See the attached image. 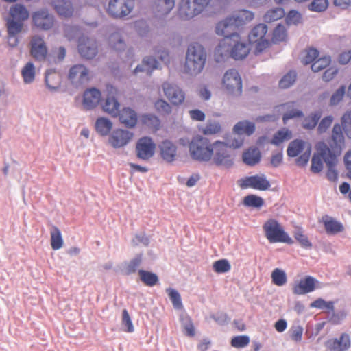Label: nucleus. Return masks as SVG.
Masks as SVG:
<instances>
[{"mask_svg":"<svg viewBox=\"0 0 351 351\" xmlns=\"http://www.w3.org/2000/svg\"><path fill=\"white\" fill-rule=\"evenodd\" d=\"M254 19V13L246 10H239L233 16L220 21L216 26L217 34H237L239 27L245 25Z\"/></svg>","mask_w":351,"mask_h":351,"instance_id":"5","label":"nucleus"},{"mask_svg":"<svg viewBox=\"0 0 351 351\" xmlns=\"http://www.w3.org/2000/svg\"><path fill=\"white\" fill-rule=\"evenodd\" d=\"M141 280L147 286L153 287L157 284L158 278L156 274L141 269L138 271Z\"/></svg>","mask_w":351,"mask_h":351,"instance_id":"40","label":"nucleus"},{"mask_svg":"<svg viewBox=\"0 0 351 351\" xmlns=\"http://www.w3.org/2000/svg\"><path fill=\"white\" fill-rule=\"evenodd\" d=\"M45 83L49 89L54 90L60 84V75L53 70L47 71L45 75Z\"/></svg>","mask_w":351,"mask_h":351,"instance_id":"39","label":"nucleus"},{"mask_svg":"<svg viewBox=\"0 0 351 351\" xmlns=\"http://www.w3.org/2000/svg\"><path fill=\"white\" fill-rule=\"evenodd\" d=\"M243 160L246 165L253 166L258 163L261 160V153L256 147L249 148L244 152L242 156Z\"/></svg>","mask_w":351,"mask_h":351,"instance_id":"33","label":"nucleus"},{"mask_svg":"<svg viewBox=\"0 0 351 351\" xmlns=\"http://www.w3.org/2000/svg\"><path fill=\"white\" fill-rule=\"evenodd\" d=\"M142 261L141 256L132 259L125 267L124 273L125 275H130L136 272Z\"/></svg>","mask_w":351,"mask_h":351,"instance_id":"56","label":"nucleus"},{"mask_svg":"<svg viewBox=\"0 0 351 351\" xmlns=\"http://www.w3.org/2000/svg\"><path fill=\"white\" fill-rule=\"evenodd\" d=\"M263 230L265 237L270 243H283L289 245L293 243V240L276 219L267 220L263 225Z\"/></svg>","mask_w":351,"mask_h":351,"instance_id":"7","label":"nucleus"},{"mask_svg":"<svg viewBox=\"0 0 351 351\" xmlns=\"http://www.w3.org/2000/svg\"><path fill=\"white\" fill-rule=\"evenodd\" d=\"M267 32L266 25L261 23L256 25L250 32L248 38L251 43L255 44V53H260L267 49L271 43L265 38Z\"/></svg>","mask_w":351,"mask_h":351,"instance_id":"11","label":"nucleus"},{"mask_svg":"<svg viewBox=\"0 0 351 351\" xmlns=\"http://www.w3.org/2000/svg\"><path fill=\"white\" fill-rule=\"evenodd\" d=\"M322 117L321 112H315L311 114L304 119L302 121V127L305 129H313L317 124L318 121Z\"/></svg>","mask_w":351,"mask_h":351,"instance_id":"41","label":"nucleus"},{"mask_svg":"<svg viewBox=\"0 0 351 351\" xmlns=\"http://www.w3.org/2000/svg\"><path fill=\"white\" fill-rule=\"evenodd\" d=\"M21 74L25 83L29 84L32 82L35 77V68L33 63H27L23 68Z\"/></svg>","mask_w":351,"mask_h":351,"instance_id":"46","label":"nucleus"},{"mask_svg":"<svg viewBox=\"0 0 351 351\" xmlns=\"http://www.w3.org/2000/svg\"><path fill=\"white\" fill-rule=\"evenodd\" d=\"M214 143L205 137L197 135L194 136L189 145L191 158L199 162H208L212 159Z\"/></svg>","mask_w":351,"mask_h":351,"instance_id":"6","label":"nucleus"},{"mask_svg":"<svg viewBox=\"0 0 351 351\" xmlns=\"http://www.w3.org/2000/svg\"><path fill=\"white\" fill-rule=\"evenodd\" d=\"M330 58L329 56H324L315 60L311 65V69L313 72H319L326 68L330 64Z\"/></svg>","mask_w":351,"mask_h":351,"instance_id":"52","label":"nucleus"},{"mask_svg":"<svg viewBox=\"0 0 351 351\" xmlns=\"http://www.w3.org/2000/svg\"><path fill=\"white\" fill-rule=\"evenodd\" d=\"M207 54L204 47L198 43H193L188 47L185 62L184 72L191 75H197L204 69Z\"/></svg>","mask_w":351,"mask_h":351,"instance_id":"2","label":"nucleus"},{"mask_svg":"<svg viewBox=\"0 0 351 351\" xmlns=\"http://www.w3.org/2000/svg\"><path fill=\"white\" fill-rule=\"evenodd\" d=\"M287 38V31L285 25H278L273 31L272 42L279 43L285 41Z\"/></svg>","mask_w":351,"mask_h":351,"instance_id":"43","label":"nucleus"},{"mask_svg":"<svg viewBox=\"0 0 351 351\" xmlns=\"http://www.w3.org/2000/svg\"><path fill=\"white\" fill-rule=\"evenodd\" d=\"M117 117L120 122L128 128L134 127L138 121L136 112L128 107L123 108L121 111L119 110Z\"/></svg>","mask_w":351,"mask_h":351,"instance_id":"27","label":"nucleus"},{"mask_svg":"<svg viewBox=\"0 0 351 351\" xmlns=\"http://www.w3.org/2000/svg\"><path fill=\"white\" fill-rule=\"evenodd\" d=\"M234 131L237 134L252 135L255 131V124L248 121H241L234 126Z\"/></svg>","mask_w":351,"mask_h":351,"instance_id":"35","label":"nucleus"},{"mask_svg":"<svg viewBox=\"0 0 351 351\" xmlns=\"http://www.w3.org/2000/svg\"><path fill=\"white\" fill-rule=\"evenodd\" d=\"M318 282L311 276H306L293 287V293L295 295H304L313 291Z\"/></svg>","mask_w":351,"mask_h":351,"instance_id":"24","label":"nucleus"},{"mask_svg":"<svg viewBox=\"0 0 351 351\" xmlns=\"http://www.w3.org/2000/svg\"><path fill=\"white\" fill-rule=\"evenodd\" d=\"M243 204L246 206L259 208L264 205V200L257 195H249L244 197Z\"/></svg>","mask_w":351,"mask_h":351,"instance_id":"47","label":"nucleus"},{"mask_svg":"<svg viewBox=\"0 0 351 351\" xmlns=\"http://www.w3.org/2000/svg\"><path fill=\"white\" fill-rule=\"evenodd\" d=\"M311 306L319 309L334 310V302L332 301L326 302L322 298H318L311 304Z\"/></svg>","mask_w":351,"mask_h":351,"instance_id":"60","label":"nucleus"},{"mask_svg":"<svg viewBox=\"0 0 351 351\" xmlns=\"http://www.w3.org/2000/svg\"><path fill=\"white\" fill-rule=\"evenodd\" d=\"M156 144L149 137L141 138L136 144V155L143 160H149L154 154Z\"/></svg>","mask_w":351,"mask_h":351,"instance_id":"13","label":"nucleus"},{"mask_svg":"<svg viewBox=\"0 0 351 351\" xmlns=\"http://www.w3.org/2000/svg\"><path fill=\"white\" fill-rule=\"evenodd\" d=\"M32 21L37 28L48 30L54 25V17L47 10H41L33 13Z\"/></svg>","mask_w":351,"mask_h":351,"instance_id":"19","label":"nucleus"},{"mask_svg":"<svg viewBox=\"0 0 351 351\" xmlns=\"http://www.w3.org/2000/svg\"><path fill=\"white\" fill-rule=\"evenodd\" d=\"M221 130V124L217 121H208L202 128L201 132L205 135H212L219 133Z\"/></svg>","mask_w":351,"mask_h":351,"instance_id":"45","label":"nucleus"},{"mask_svg":"<svg viewBox=\"0 0 351 351\" xmlns=\"http://www.w3.org/2000/svg\"><path fill=\"white\" fill-rule=\"evenodd\" d=\"M319 56V51L313 48H310L304 51L302 62L304 64L313 63Z\"/></svg>","mask_w":351,"mask_h":351,"instance_id":"61","label":"nucleus"},{"mask_svg":"<svg viewBox=\"0 0 351 351\" xmlns=\"http://www.w3.org/2000/svg\"><path fill=\"white\" fill-rule=\"evenodd\" d=\"M323 223L327 234H335L343 230V225L332 218L324 219Z\"/></svg>","mask_w":351,"mask_h":351,"instance_id":"37","label":"nucleus"},{"mask_svg":"<svg viewBox=\"0 0 351 351\" xmlns=\"http://www.w3.org/2000/svg\"><path fill=\"white\" fill-rule=\"evenodd\" d=\"M221 84L229 94L237 96L241 95L242 80L235 69H230L226 71L222 78Z\"/></svg>","mask_w":351,"mask_h":351,"instance_id":"10","label":"nucleus"},{"mask_svg":"<svg viewBox=\"0 0 351 351\" xmlns=\"http://www.w3.org/2000/svg\"><path fill=\"white\" fill-rule=\"evenodd\" d=\"M280 107L286 111L282 117L284 123H286L290 119L300 117L303 115L301 110L295 108L294 102L282 104Z\"/></svg>","mask_w":351,"mask_h":351,"instance_id":"34","label":"nucleus"},{"mask_svg":"<svg viewBox=\"0 0 351 351\" xmlns=\"http://www.w3.org/2000/svg\"><path fill=\"white\" fill-rule=\"evenodd\" d=\"M210 0H182L178 13L184 19H189L201 13L208 5Z\"/></svg>","mask_w":351,"mask_h":351,"instance_id":"9","label":"nucleus"},{"mask_svg":"<svg viewBox=\"0 0 351 351\" xmlns=\"http://www.w3.org/2000/svg\"><path fill=\"white\" fill-rule=\"evenodd\" d=\"M110 43L112 48L117 51L123 50L125 47V44L119 33H114L110 36Z\"/></svg>","mask_w":351,"mask_h":351,"instance_id":"58","label":"nucleus"},{"mask_svg":"<svg viewBox=\"0 0 351 351\" xmlns=\"http://www.w3.org/2000/svg\"><path fill=\"white\" fill-rule=\"evenodd\" d=\"M51 246L53 250H58L63 246V239L59 228L55 226L50 230Z\"/></svg>","mask_w":351,"mask_h":351,"instance_id":"38","label":"nucleus"},{"mask_svg":"<svg viewBox=\"0 0 351 351\" xmlns=\"http://www.w3.org/2000/svg\"><path fill=\"white\" fill-rule=\"evenodd\" d=\"M326 346L330 351H346L351 346L350 337L348 333H342L339 337L328 340Z\"/></svg>","mask_w":351,"mask_h":351,"instance_id":"22","label":"nucleus"},{"mask_svg":"<svg viewBox=\"0 0 351 351\" xmlns=\"http://www.w3.org/2000/svg\"><path fill=\"white\" fill-rule=\"evenodd\" d=\"M156 110L161 115H168L171 112V106L165 100L159 99L154 103Z\"/></svg>","mask_w":351,"mask_h":351,"instance_id":"50","label":"nucleus"},{"mask_svg":"<svg viewBox=\"0 0 351 351\" xmlns=\"http://www.w3.org/2000/svg\"><path fill=\"white\" fill-rule=\"evenodd\" d=\"M27 8L21 4H15L10 9V18L7 21L8 42L12 47L16 45L18 39L16 35L20 33L23 27V22L29 18Z\"/></svg>","mask_w":351,"mask_h":351,"instance_id":"3","label":"nucleus"},{"mask_svg":"<svg viewBox=\"0 0 351 351\" xmlns=\"http://www.w3.org/2000/svg\"><path fill=\"white\" fill-rule=\"evenodd\" d=\"M285 16V11L281 8H275L268 10L264 16L265 22L271 23L277 21Z\"/></svg>","mask_w":351,"mask_h":351,"instance_id":"42","label":"nucleus"},{"mask_svg":"<svg viewBox=\"0 0 351 351\" xmlns=\"http://www.w3.org/2000/svg\"><path fill=\"white\" fill-rule=\"evenodd\" d=\"M295 240L304 248H311L312 247L311 242L308 240L306 235L304 234L300 228H298L293 234Z\"/></svg>","mask_w":351,"mask_h":351,"instance_id":"55","label":"nucleus"},{"mask_svg":"<svg viewBox=\"0 0 351 351\" xmlns=\"http://www.w3.org/2000/svg\"><path fill=\"white\" fill-rule=\"evenodd\" d=\"M296 73L291 71L285 75L279 82V86L282 88L290 87L295 81Z\"/></svg>","mask_w":351,"mask_h":351,"instance_id":"53","label":"nucleus"},{"mask_svg":"<svg viewBox=\"0 0 351 351\" xmlns=\"http://www.w3.org/2000/svg\"><path fill=\"white\" fill-rule=\"evenodd\" d=\"M176 152V146L169 141H164L160 145V156L167 162H171L175 160Z\"/></svg>","mask_w":351,"mask_h":351,"instance_id":"28","label":"nucleus"},{"mask_svg":"<svg viewBox=\"0 0 351 351\" xmlns=\"http://www.w3.org/2000/svg\"><path fill=\"white\" fill-rule=\"evenodd\" d=\"M224 38L220 41L214 51V59L217 62H224L231 57L232 40L231 34H219Z\"/></svg>","mask_w":351,"mask_h":351,"instance_id":"15","label":"nucleus"},{"mask_svg":"<svg viewBox=\"0 0 351 351\" xmlns=\"http://www.w3.org/2000/svg\"><path fill=\"white\" fill-rule=\"evenodd\" d=\"M271 277L272 282L279 287L284 285L287 280L286 273L278 268L273 270Z\"/></svg>","mask_w":351,"mask_h":351,"instance_id":"44","label":"nucleus"},{"mask_svg":"<svg viewBox=\"0 0 351 351\" xmlns=\"http://www.w3.org/2000/svg\"><path fill=\"white\" fill-rule=\"evenodd\" d=\"M239 186L242 189L251 188L259 191H265L270 187V183L265 175H255L245 177L239 180Z\"/></svg>","mask_w":351,"mask_h":351,"instance_id":"14","label":"nucleus"},{"mask_svg":"<svg viewBox=\"0 0 351 351\" xmlns=\"http://www.w3.org/2000/svg\"><path fill=\"white\" fill-rule=\"evenodd\" d=\"M112 128V123L107 118L99 117L95 122V130L101 136L109 134Z\"/></svg>","mask_w":351,"mask_h":351,"instance_id":"36","label":"nucleus"},{"mask_svg":"<svg viewBox=\"0 0 351 351\" xmlns=\"http://www.w3.org/2000/svg\"><path fill=\"white\" fill-rule=\"evenodd\" d=\"M133 134L129 131L124 130H116L110 135L109 142L115 148L125 146L132 138Z\"/></svg>","mask_w":351,"mask_h":351,"instance_id":"25","label":"nucleus"},{"mask_svg":"<svg viewBox=\"0 0 351 351\" xmlns=\"http://www.w3.org/2000/svg\"><path fill=\"white\" fill-rule=\"evenodd\" d=\"M162 87L164 95L172 105L179 106L184 101L185 93L178 86L164 82Z\"/></svg>","mask_w":351,"mask_h":351,"instance_id":"16","label":"nucleus"},{"mask_svg":"<svg viewBox=\"0 0 351 351\" xmlns=\"http://www.w3.org/2000/svg\"><path fill=\"white\" fill-rule=\"evenodd\" d=\"M158 61L152 57H147L143 59L142 64L137 66L134 71V73H137L139 71L145 72L147 75H150L152 71L154 69L158 68Z\"/></svg>","mask_w":351,"mask_h":351,"instance_id":"32","label":"nucleus"},{"mask_svg":"<svg viewBox=\"0 0 351 351\" xmlns=\"http://www.w3.org/2000/svg\"><path fill=\"white\" fill-rule=\"evenodd\" d=\"M285 21L288 25H298L302 21V14L296 10H290L286 16Z\"/></svg>","mask_w":351,"mask_h":351,"instance_id":"51","label":"nucleus"},{"mask_svg":"<svg viewBox=\"0 0 351 351\" xmlns=\"http://www.w3.org/2000/svg\"><path fill=\"white\" fill-rule=\"evenodd\" d=\"M101 99V93L95 88L87 89L83 97V108L85 110H90L97 106Z\"/></svg>","mask_w":351,"mask_h":351,"instance_id":"26","label":"nucleus"},{"mask_svg":"<svg viewBox=\"0 0 351 351\" xmlns=\"http://www.w3.org/2000/svg\"><path fill=\"white\" fill-rule=\"evenodd\" d=\"M134 7V0H110L106 11L110 16L121 19L130 14Z\"/></svg>","mask_w":351,"mask_h":351,"instance_id":"12","label":"nucleus"},{"mask_svg":"<svg viewBox=\"0 0 351 351\" xmlns=\"http://www.w3.org/2000/svg\"><path fill=\"white\" fill-rule=\"evenodd\" d=\"M54 8L57 13L64 18L73 16L74 9L69 0H53Z\"/></svg>","mask_w":351,"mask_h":351,"instance_id":"29","label":"nucleus"},{"mask_svg":"<svg viewBox=\"0 0 351 351\" xmlns=\"http://www.w3.org/2000/svg\"><path fill=\"white\" fill-rule=\"evenodd\" d=\"M122 326L125 327V331L127 332H132L134 331V326L132 324L130 315L126 309H123L122 311Z\"/></svg>","mask_w":351,"mask_h":351,"instance_id":"63","label":"nucleus"},{"mask_svg":"<svg viewBox=\"0 0 351 351\" xmlns=\"http://www.w3.org/2000/svg\"><path fill=\"white\" fill-rule=\"evenodd\" d=\"M346 87L344 86H341L339 89H337L330 98V105L333 106L339 104L343 99Z\"/></svg>","mask_w":351,"mask_h":351,"instance_id":"64","label":"nucleus"},{"mask_svg":"<svg viewBox=\"0 0 351 351\" xmlns=\"http://www.w3.org/2000/svg\"><path fill=\"white\" fill-rule=\"evenodd\" d=\"M243 141L241 138H234L230 141L228 143L217 141L214 143L213 149V162L219 167H223L225 168H230L232 166L233 157L230 152V147L234 148L240 147L243 145Z\"/></svg>","mask_w":351,"mask_h":351,"instance_id":"4","label":"nucleus"},{"mask_svg":"<svg viewBox=\"0 0 351 351\" xmlns=\"http://www.w3.org/2000/svg\"><path fill=\"white\" fill-rule=\"evenodd\" d=\"M250 343V338L246 335L234 337L231 339V346L236 348H241L247 346Z\"/></svg>","mask_w":351,"mask_h":351,"instance_id":"59","label":"nucleus"},{"mask_svg":"<svg viewBox=\"0 0 351 351\" xmlns=\"http://www.w3.org/2000/svg\"><path fill=\"white\" fill-rule=\"evenodd\" d=\"M167 293L173 304V306L176 309H181L183 307L181 297L178 291L172 289L167 288L166 289Z\"/></svg>","mask_w":351,"mask_h":351,"instance_id":"49","label":"nucleus"},{"mask_svg":"<svg viewBox=\"0 0 351 351\" xmlns=\"http://www.w3.org/2000/svg\"><path fill=\"white\" fill-rule=\"evenodd\" d=\"M291 138V132L285 128L278 131L271 141V143L278 145L283 141L289 140Z\"/></svg>","mask_w":351,"mask_h":351,"instance_id":"48","label":"nucleus"},{"mask_svg":"<svg viewBox=\"0 0 351 351\" xmlns=\"http://www.w3.org/2000/svg\"><path fill=\"white\" fill-rule=\"evenodd\" d=\"M232 46L231 48V57L234 60H242L249 53L248 45L241 41V37L238 34H231Z\"/></svg>","mask_w":351,"mask_h":351,"instance_id":"21","label":"nucleus"},{"mask_svg":"<svg viewBox=\"0 0 351 351\" xmlns=\"http://www.w3.org/2000/svg\"><path fill=\"white\" fill-rule=\"evenodd\" d=\"M213 269L217 273H226L230 270L231 266L226 259H221L213 263Z\"/></svg>","mask_w":351,"mask_h":351,"instance_id":"57","label":"nucleus"},{"mask_svg":"<svg viewBox=\"0 0 351 351\" xmlns=\"http://www.w3.org/2000/svg\"><path fill=\"white\" fill-rule=\"evenodd\" d=\"M142 122L150 128L155 130H157L160 126V120L156 115L152 114L143 115Z\"/></svg>","mask_w":351,"mask_h":351,"instance_id":"54","label":"nucleus"},{"mask_svg":"<svg viewBox=\"0 0 351 351\" xmlns=\"http://www.w3.org/2000/svg\"><path fill=\"white\" fill-rule=\"evenodd\" d=\"M287 155L289 157H295L302 154L295 160L296 165L300 167L305 166L310 158L311 145L304 141L295 139L291 141L287 147Z\"/></svg>","mask_w":351,"mask_h":351,"instance_id":"8","label":"nucleus"},{"mask_svg":"<svg viewBox=\"0 0 351 351\" xmlns=\"http://www.w3.org/2000/svg\"><path fill=\"white\" fill-rule=\"evenodd\" d=\"M31 55L36 60H44L47 54V49L43 39L39 36H35L31 40Z\"/></svg>","mask_w":351,"mask_h":351,"instance_id":"23","label":"nucleus"},{"mask_svg":"<svg viewBox=\"0 0 351 351\" xmlns=\"http://www.w3.org/2000/svg\"><path fill=\"white\" fill-rule=\"evenodd\" d=\"M344 146L345 138L342 128L338 123L335 124L328 145L321 144L319 147L328 168L326 178L331 182L337 180L338 173L335 167L337 164V157L340 156Z\"/></svg>","mask_w":351,"mask_h":351,"instance_id":"1","label":"nucleus"},{"mask_svg":"<svg viewBox=\"0 0 351 351\" xmlns=\"http://www.w3.org/2000/svg\"><path fill=\"white\" fill-rule=\"evenodd\" d=\"M108 95L104 102L102 104V108L104 112H107L113 117L118 115L120 104L115 97L117 90L112 86H108Z\"/></svg>","mask_w":351,"mask_h":351,"instance_id":"18","label":"nucleus"},{"mask_svg":"<svg viewBox=\"0 0 351 351\" xmlns=\"http://www.w3.org/2000/svg\"><path fill=\"white\" fill-rule=\"evenodd\" d=\"M175 5V0H156L154 9L158 16H165L169 13Z\"/></svg>","mask_w":351,"mask_h":351,"instance_id":"30","label":"nucleus"},{"mask_svg":"<svg viewBox=\"0 0 351 351\" xmlns=\"http://www.w3.org/2000/svg\"><path fill=\"white\" fill-rule=\"evenodd\" d=\"M78 51L81 56L84 58H93L97 53V46L95 40L86 37L80 38Z\"/></svg>","mask_w":351,"mask_h":351,"instance_id":"20","label":"nucleus"},{"mask_svg":"<svg viewBox=\"0 0 351 351\" xmlns=\"http://www.w3.org/2000/svg\"><path fill=\"white\" fill-rule=\"evenodd\" d=\"M69 79L75 86H81L89 81V71L82 64L74 65L70 69Z\"/></svg>","mask_w":351,"mask_h":351,"instance_id":"17","label":"nucleus"},{"mask_svg":"<svg viewBox=\"0 0 351 351\" xmlns=\"http://www.w3.org/2000/svg\"><path fill=\"white\" fill-rule=\"evenodd\" d=\"M321 144L328 145L324 141L318 142L315 145L317 152L313 155L311 160V170L315 173H319L323 169L324 157L321 154V151L319 149Z\"/></svg>","mask_w":351,"mask_h":351,"instance_id":"31","label":"nucleus"},{"mask_svg":"<svg viewBox=\"0 0 351 351\" xmlns=\"http://www.w3.org/2000/svg\"><path fill=\"white\" fill-rule=\"evenodd\" d=\"M328 5V0H313L308 8L311 11L320 12L324 11Z\"/></svg>","mask_w":351,"mask_h":351,"instance_id":"62","label":"nucleus"}]
</instances>
